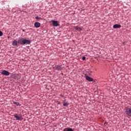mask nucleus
Masks as SVG:
<instances>
[{"mask_svg":"<svg viewBox=\"0 0 131 131\" xmlns=\"http://www.w3.org/2000/svg\"><path fill=\"white\" fill-rule=\"evenodd\" d=\"M18 43L21 46H24V45H30V43H31V40L26 39L24 38H19Z\"/></svg>","mask_w":131,"mask_h":131,"instance_id":"nucleus-1","label":"nucleus"},{"mask_svg":"<svg viewBox=\"0 0 131 131\" xmlns=\"http://www.w3.org/2000/svg\"><path fill=\"white\" fill-rule=\"evenodd\" d=\"M125 113L127 116H129L131 117V107H126L125 110Z\"/></svg>","mask_w":131,"mask_h":131,"instance_id":"nucleus-2","label":"nucleus"},{"mask_svg":"<svg viewBox=\"0 0 131 131\" xmlns=\"http://www.w3.org/2000/svg\"><path fill=\"white\" fill-rule=\"evenodd\" d=\"M1 74H3V75H6V76H9L10 75V72H9L8 71L3 70L1 72Z\"/></svg>","mask_w":131,"mask_h":131,"instance_id":"nucleus-3","label":"nucleus"},{"mask_svg":"<svg viewBox=\"0 0 131 131\" xmlns=\"http://www.w3.org/2000/svg\"><path fill=\"white\" fill-rule=\"evenodd\" d=\"M54 69L55 70H57L58 71L63 70V68L62 67V66H57L56 67H53Z\"/></svg>","mask_w":131,"mask_h":131,"instance_id":"nucleus-4","label":"nucleus"},{"mask_svg":"<svg viewBox=\"0 0 131 131\" xmlns=\"http://www.w3.org/2000/svg\"><path fill=\"white\" fill-rule=\"evenodd\" d=\"M51 22H52L53 26L55 27H57V26H59V24L58 23V20H51Z\"/></svg>","mask_w":131,"mask_h":131,"instance_id":"nucleus-5","label":"nucleus"},{"mask_svg":"<svg viewBox=\"0 0 131 131\" xmlns=\"http://www.w3.org/2000/svg\"><path fill=\"white\" fill-rule=\"evenodd\" d=\"M85 79L88 81H94V79H93V78H91V77L89 76H85Z\"/></svg>","mask_w":131,"mask_h":131,"instance_id":"nucleus-6","label":"nucleus"},{"mask_svg":"<svg viewBox=\"0 0 131 131\" xmlns=\"http://www.w3.org/2000/svg\"><path fill=\"white\" fill-rule=\"evenodd\" d=\"M18 44H19V43L16 40H14L12 42V46H13V47H16L18 46Z\"/></svg>","mask_w":131,"mask_h":131,"instance_id":"nucleus-7","label":"nucleus"},{"mask_svg":"<svg viewBox=\"0 0 131 131\" xmlns=\"http://www.w3.org/2000/svg\"><path fill=\"white\" fill-rule=\"evenodd\" d=\"M121 28V25L119 24H115L113 26V28H115V29L117 28Z\"/></svg>","mask_w":131,"mask_h":131,"instance_id":"nucleus-8","label":"nucleus"},{"mask_svg":"<svg viewBox=\"0 0 131 131\" xmlns=\"http://www.w3.org/2000/svg\"><path fill=\"white\" fill-rule=\"evenodd\" d=\"M34 26L36 27V28H39V27H40V23L36 22L34 24Z\"/></svg>","mask_w":131,"mask_h":131,"instance_id":"nucleus-9","label":"nucleus"},{"mask_svg":"<svg viewBox=\"0 0 131 131\" xmlns=\"http://www.w3.org/2000/svg\"><path fill=\"white\" fill-rule=\"evenodd\" d=\"M63 131H73V129H72V128H65L63 129Z\"/></svg>","mask_w":131,"mask_h":131,"instance_id":"nucleus-10","label":"nucleus"},{"mask_svg":"<svg viewBox=\"0 0 131 131\" xmlns=\"http://www.w3.org/2000/svg\"><path fill=\"white\" fill-rule=\"evenodd\" d=\"M75 29H76V30H77L78 31H81V30H82V29H81L80 27L78 26L75 27Z\"/></svg>","mask_w":131,"mask_h":131,"instance_id":"nucleus-11","label":"nucleus"},{"mask_svg":"<svg viewBox=\"0 0 131 131\" xmlns=\"http://www.w3.org/2000/svg\"><path fill=\"white\" fill-rule=\"evenodd\" d=\"M14 116L17 120H20V119H21V118L20 117H19V116H18V115H17V114L14 115Z\"/></svg>","mask_w":131,"mask_h":131,"instance_id":"nucleus-12","label":"nucleus"},{"mask_svg":"<svg viewBox=\"0 0 131 131\" xmlns=\"http://www.w3.org/2000/svg\"><path fill=\"white\" fill-rule=\"evenodd\" d=\"M35 19H36L37 20H38V19L42 20V18H41V17H38V16H36L35 17Z\"/></svg>","mask_w":131,"mask_h":131,"instance_id":"nucleus-13","label":"nucleus"},{"mask_svg":"<svg viewBox=\"0 0 131 131\" xmlns=\"http://www.w3.org/2000/svg\"><path fill=\"white\" fill-rule=\"evenodd\" d=\"M68 105H69V103H68V102H64L63 103V106H68Z\"/></svg>","mask_w":131,"mask_h":131,"instance_id":"nucleus-14","label":"nucleus"},{"mask_svg":"<svg viewBox=\"0 0 131 131\" xmlns=\"http://www.w3.org/2000/svg\"><path fill=\"white\" fill-rule=\"evenodd\" d=\"M14 104L16 105V106H19V105H20V103H19V102H14Z\"/></svg>","mask_w":131,"mask_h":131,"instance_id":"nucleus-15","label":"nucleus"},{"mask_svg":"<svg viewBox=\"0 0 131 131\" xmlns=\"http://www.w3.org/2000/svg\"><path fill=\"white\" fill-rule=\"evenodd\" d=\"M4 33H3V32L2 31H0V36H3Z\"/></svg>","mask_w":131,"mask_h":131,"instance_id":"nucleus-16","label":"nucleus"},{"mask_svg":"<svg viewBox=\"0 0 131 131\" xmlns=\"http://www.w3.org/2000/svg\"><path fill=\"white\" fill-rule=\"evenodd\" d=\"M86 58L85 56H83L82 58V59L83 60V61H84V60H85Z\"/></svg>","mask_w":131,"mask_h":131,"instance_id":"nucleus-17","label":"nucleus"}]
</instances>
